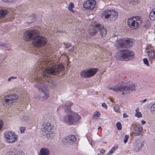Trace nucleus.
I'll return each instance as SVG.
<instances>
[{
    "instance_id": "24",
    "label": "nucleus",
    "mask_w": 155,
    "mask_h": 155,
    "mask_svg": "<svg viewBox=\"0 0 155 155\" xmlns=\"http://www.w3.org/2000/svg\"><path fill=\"white\" fill-rule=\"evenodd\" d=\"M118 148V145L116 144L113 146L107 155H111Z\"/></svg>"
},
{
    "instance_id": "29",
    "label": "nucleus",
    "mask_w": 155,
    "mask_h": 155,
    "mask_svg": "<svg viewBox=\"0 0 155 155\" xmlns=\"http://www.w3.org/2000/svg\"><path fill=\"white\" fill-rule=\"evenodd\" d=\"M139 0H129V3L131 5H134L139 2Z\"/></svg>"
},
{
    "instance_id": "33",
    "label": "nucleus",
    "mask_w": 155,
    "mask_h": 155,
    "mask_svg": "<svg viewBox=\"0 0 155 155\" xmlns=\"http://www.w3.org/2000/svg\"><path fill=\"white\" fill-rule=\"evenodd\" d=\"M0 45L1 47H3L5 48H8L9 47V45L8 44H6L5 43H0Z\"/></svg>"
},
{
    "instance_id": "41",
    "label": "nucleus",
    "mask_w": 155,
    "mask_h": 155,
    "mask_svg": "<svg viewBox=\"0 0 155 155\" xmlns=\"http://www.w3.org/2000/svg\"><path fill=\"white\" fill-rule=\"evenodd\" d=\"M17 78L16 77H15L14 76H12L11 77L9 78L8 79V81H11V80L12 79H16Z\"/></svg>"
},
{
    "instance_id": "28",
    "label": "nucleus",
    "mask_w": 155,
    "mask_h": 155,
    "mask_svg": "<svg viewBox=\"0 0 155 155\" xmlns=\"http://www.w3.org/2000/svg\"><path fill=\"white\" fill-rule=\"evenodd\" d=\"M116 126L118 130H120L122 129L121 124L120 122H117L116 124Z\"/></svg>"
},
{
    "instance_id": "10",
    "label": "nucleus",
    "mask_w": 155,
    "mask_h": 155,
    "mask_svg": "<svg viewBox=\"0 0 155 155\" xmlns=\"http://www.w3.org/2000/svg\"><path fill=\"white\" fill-rule=\"evenodd\" d=\"M38 30L34 29L26 31L24 34V39L27 41H32V39L38 33Z\"/></svg>"
},
{
    "instance_id": "1",
    "label": "nucleus",
    "mask_w": 155,
    "mask_h": 155,
    "mask_svg": "<svg viewBox=\"0 0 155 155\" xmlns=\"http://www.w3.org/2000/svg\"><path fill=\"white\" fill-rule=\"evenodd\" d=\"M47 43V39L40 36L38 31L32 41L34 46L42 48L37 53L41 58L38 62L35 71L31 75V78L32 81H36L35 86L39 91L42 92L41 97L43 100L49 97L47 85L51 87H54L55 83L52 78L61 72L64 69L62 64H56L51 59L52 48L46 46Z\"/></svg>"
},
{
    "instance_id": "14",
    "label": "nucleus",
    "mask_w": 155,
    "mask_h": 155,
    "mask_svg": "<svg viewBox=\"0 0 155 155\" xmlns=\"http://www.w3.org/2000/svg\"><path fill=\"white\" fill-rule=\"evenodd\" d=\"M96 1L94 0H89L85 2L83 5L84 8L90 10H93L95 7Z\"/></svg>"
},
{
    "instance_id": "42",
    "label": "nucleus",
    "mask_w": 155,
    "mask_h": 155,
    "mask_svg": "<svg viewBox=\"0 0 155 155\" xmlns=\"http://www.w3.org/2000/svg\"><path fill=\"white\" fill-rule=\"evenodd\" d=\"M146 101H147V99H145L143 100L140 101V103L141 104H142L144 103V102H145Z\"/></svg>"
},
{
    "instance_id": "19",
    "label": "nucleus",
    "mask_w": 155,
    "mask_h": 155,
    "mask_svg": "<svg viewBox=\"0 0 155 155\" xmlns=\"http://www.w3.org/2000/svg\"><path fill=\"white\" fill-rule=\"evenodd\" d=\"M40 153V155H48L49 154V151L47 148H41Z\"/></svg>"
},
{
    "instance_id": "25",
    "label": "nucleus",
    "mask_w": 155,
    "mask_h": 155,
    "mask_svg": "<svg viewBox=\"0 0 155 155\" xmlns=\"http://www.w3.org/2000/svg\"><path fill=\"white\" fill-rule=\"evenodd\" d=\"M135 115L136 117L138 118H140L142 116L141 113L139 111V109L138 108H137L135 110Z\"/></svg>"
},
{
    "instance_id": "18",
    "label": "nucleus",
    "mask_w": 155,
    "mask_h": 155,
    "mask_svg": "<svg viewBox=\"0 0 155 155\" xmlns=\"http://www.w3.org/2000/svg\"><path fill=\"white\" fill-rule=\"evenodd\" d=\"M87 70L89 77H91L95 74L97 71L98 69L97 68H92Z\"/></svg>"
},
{
    "instance_id": "4",
    "label": "nucleus",
    "mask_w": 155,
    "mask_h": 155,
    "mask_svg": "<svg viewBox=\"0 0 155 155\" xmlns=\"http://www.w3.org/2000/svg\"><path fill=\"white\" fill-rule=\"evenodd\" d=\"M53 126L50 123H45L41 126V130L44 135H46L48 138H52L54 136V133L52 131Z\"/></svg>"
},
{
    "instance_id": "49",
    "label": "nucleus",
    "mask_w": 155,
    "mask_h": 155,
    "mask_svg": "<svg viewBox=\"0 0 155 155\" xmlns=\"http://www.w3.org/2000/svg\"><path fill=\"white\" fill-rule=\"evenodd\" d=\"M101 126H99V127H98V130H99V129H101Z\"/></svg>"
},
{
    "instance_id": "50",
    "label": "nucleus",
    "mask_w": 155,
    "mask_h": 155,
    "mask_svg": "<svg viewBox=\"0 0 155 155\" xmlns=\"http://www.w3.org/2000/svg\"><path fill=\"white\" fill-rule=\"evenodd\" d=\"M97 155H103V154L101 153H98Z\"/></svg>"
},
{
    "instance_id": "21",
    "label": "nucleus",
    "mask_w": 155,
    "mask_h": 155,
    "mask_svg": "<svg viewBox=\"0 0 155 155\" xmlns=\"http://www.w3.org/2000/svg\"><path fill=\"white\" fill-rule=\"evenodd\" d=\"M149 17L151 20H154L155 19V8L153 9L150 12Z\"/></svg>"
},
{
    "instance_id": "45",
    "label": "nucleus",
    "mask_w": 155,
    "mask_h": 155,
    "mask_svg": "<svg viewBox=\"0 0 155 155\" xmlns=\"http://www.w3.org/2000/svg\"><path fill=\"white\" fill-rule=\"evenodd\" d=\"M141 122L142 124H144L146 122L145 121H144L143 120H142L141 121Z\"/></svg>"
},
{
    "instance_id": "35",
    "label": "nucleus",
    "mask_w": 155,
    "mask_h": 155,
    "mask_svg": "<svg viewBox=\"0 0 155 155\" xmlns=\"http://www.w3.org/2000/svg\"><path fill=\"white\" fill-rule=\"evenodd\" d=\"M147 49L148 50H150V51H152L153 50H154L153 48L152 47L151 45H148L147 47Z\"/></svg>"
},
{
    "instance_id": "16",
    "label": "nucleus",
    "mask_w": 155,
    "mask_h": 155,
    "mask_svg": "<svg viewBox=\"0 0 155 155\" xmlns=\"http://www.w3.org/2000/svg\"><path fill=\"white\" fill-rule=\"evenodd\" d=\"M143 145L141 141L138 140L134 145V150L135 151L138 152L140 150Z\"/></svg>"
},
{
    "instance_id": "11",
    "label": "nucleus",
    "mask_w": 155,
    "mask_h": 155,
    "mask_svg": "<svg viewBox=\"0 0 155 155\" xmlns=\"http://www.w3.org/2000/svg\"><path fill=\"white\" fill-rule=\"evenodd\" d=\"M4 134L6 141L10 143L15 142L18 138L17 136L13 131H6Z\"/></svg>"
},
{
    "instance_id": "8",
    "label": "nucleus",
    "mask_w": 155,
    "mask_h": 155,
    "mask_svg": "<svg viewBox=\"0 0 155 155\" xmlns=\"http://www.w3.org/2000/svg\"><path fill=\"white\" fill-rule=\"evenodd\" d=\"M115 45L116 48L119 49L120 48H129L131 46L132 43L129 40L123 38L116 41Z\"/></svg>"
},
{
    "instance_id": "13",
    "label": "nucleus",
    "mask_w": 155,
    "mask_h": 155,
    "mask_svg": "<svg viewBox=\"0 0 155 155\" xmlns=\"http://www.w3.org/2000/svg\"><path fill=\"white\" fill-rule=\"evenodd\" d=\"M17 97V96L15 94L7 95L4 98V101L6 104L11 106L16 99Z\"/></svg>"
},
{
    "instance_id": "15",
    "label": "nucleus",
    "mask_w": 155,
    "mask_h": 155,
    "mask_svg": "<svg viewBox=\"0 0 155 155\" xmlns=\"http://www.w3.org/2000/svg\"><path fill=\"white\" fill-rule=\"evenodd\" d=\"M143 128L140 125L135 124L134 128V134L136 136L140 135L142 132Z\"/></svg>"
},
{
    "instance_id": "5",
    "label": "nucleus",
    "mask_w": 155,
    "mask_h": 155,
    "mask_svg": "<svg viewBox=\"0 0 155 155\" xmlns=\"http://www.w3.org/2000/svg\"><path fill=\"white\" fill-rule=\"evenodd\" d=\"M118 16V13L115 10H106L103 12L101 17L103 19H106L108 21H114Z\"/></svg>"
},
{
    "instance_id": "54",
    "label": "nucleus",
    "mask_w": 155,
    "mask_h": 155,
    "mask_svg": "<svg viewBox=\"0 0 155 155\" xmlns=\"http://www.w3.org/2000/svg\"><path fill=\"white\" fill-rule=\"evenodd\" d=\"M71 50H72V49H71Z\"/></svg>"
},
{
    "instance_id": "37",
    "label": "nucleus",
    "mask_w": 155,
    "mask_h": 155,
    "mask_svg": "<svg viewBox=\"0 0 155 155\" xmlns=\"http://www.w3.org/2000/svg\"><path fill=\"white\" fill-rule=\"evenodd\" d=\"M119 109V107L118 105H116L114 107V110L115 111H117Z\"/></svg>"
},
{
    "instance_id": "26",
    "label": "nucleus",
    "mask_w": 155,
    "mask_h": 155,
    "mask_svg": "<svg viewBox=\"0 0 155 155\" xmlns=\"http://www.w3.org/2000/svg\"><path fill=\"white\" fill-rule=\"evenodd\" d=\"M100 115V113L98 111L95 112L93 115V118L95 119H97L98 118Z\"/></svg>"
},
{
    "instance_id": "38",
    "label": "nucleus",
    "mask_w": 155,
    "mask_h": 155,
    "mask_svg": "<svg viewBox=\"0 0 155 155\" xmlns=\"http://www.w3.org/2000/svg\"><path fill=\"white\" fill-rule=\"evenodd\" d=\"M25 130V128L23 127H20V130L21 133H22L24 132Z\"/></svg>"
},
{
    "instance_id": "39",
    "label": "nucleus",
    "mask_w": 155,
    "mask_h": 155,
    "mask_svg": "<svg viewBox=\"0 0 155 155\" xmlns=\"http://www.w3.org/2000/svg\"><path fill=\"white\" fill-rule=\"evenodd\" d=\"M3 121L2 120H0V130L2 129L3 126Z\"/></svg>"
},
{
    "instance_id": "44",
    "label": "nucleus",
    "mask_w": 155,
    "mask_h": 155,
    "mask_svg": "<svg viewBox=\"0 0 155 155\" xmlns=\"http://www.w3.org/2000/svg\"><path fill=\"white\" fill-rule=\"evenodd\" d=\"M105 152V150H101L100 151V153L101 154L104 153Z\"/></svg>"
},
{
    "instance_id": "32",
    "label": "nucleus",
    "mask_w": 155,
    "mask_h": 155,
    "mask_svg": "<svg viewBox=\"0 0 155 155\" xmlns=\"http://www.w3.org/2000/svg\"><path fill=\"white\" fill-rule=\"evenodd\" d=\"M150 22L149 21H147L146 22L144 26L145 28H148L150 25Z\"/></svg>"
},
{
    "instance_id": "7",
    "label": "nucleus",
    "mask_w": 155,
    "mask_h": 155,
    "mask_svg": "<svg viewBox=\"0 0 155 155\" xmlns=\"http://www.w3.org/2000/svg\"><path fill=\"white\" fill-rule=\"evenodd\" d=\"M99 31L100 35L102 37H104L107 33V30L104 28L103 26L100 24H97L93 26L92 28L89 31V34L92 36L94 35L97 32Z\"/></svg>"
},
{
    "instance_id": "36",
    "label": "nucleus",
    "mask_w": 155,
    "mask_h": 155,
    "mask_svg": "<svg viewBox=\"0 0 155 155\" xmlns=\"http://www.w3.org/2000/svg\"><path fill=\"white\" fill-rule=\"evenodd\" d=\"M129 138V136L128 135H125V137L124 140V142L126 143L127 142L128 139Z\"/></svg>"
},
{
    "instance_id": "48",
    "label": "nucleus",
    "mask_w": 155,
    "mask_h": 155,
    "mask_svg": "<svg viewBox=\"0 0 155 155\" xmlns=\"http://www.w3.org/2000/svg\"><path fill=\"white\" fill-rule=\"evenodd\" d=\"M13 0H8V1L7 2H11L13 1Z\"/></svg>"
},
{
    "instance_id": "12",
    "label": "nucleus",
    "mask_w": 155,
    "mask_h": 155,
    "mask_svg": "<svg viewBox=\"0 0 155 155\" xmlns=\"http://www.w3.org/2000/svg\"><path fill=\"white\" fill-rule=\"evenodd\" d=\"M76 138L73 135H70L66 137L62 140L63 144L66 146L73 144L76 141Z\"/></svg>"
},
{
    "instance_id": "40",
    "label": "nucleus",
    "mask_w": 155,
    "mask_h": 155,
    "mask_svg": "<svg viewBox=\"0 0 155 155\" xmlns=\"http://www.w3.org/2000/svg\"><path fill=\"white\" fill-rule=\"evenodd\" d=\"M102 106L105 109H107V107L106 104L105 103H103L102 104Z\"/></svg>"
},
{
    "instance_id": "27",
    "label": "nucleus",
    "mask_w": 155,
    "mask_h": 155,
    "mask_svg": "<svg viewBox=\"0 0 155 155\" xmlns=\"http://www.w3.org/2000/svg\"><path fill=\"white\" fill-rule=\"evenodd\" d=\"M74 7V4L72 2H70L68 7V10L71 12H74V10L72 9Z\"/></svg>"
},
{
    "instance_id": "47",
    "label": "nucleus",
    "mask_w": 155,
    "mask_h": 155,
    "mask_svg": "<svg viewBox=\"0 0 155 155\" xmlns=\"http://www.w3.org/2000/svg\"><path fill=\"white\" fill-rule=\"evenodd\" d=\"M3 2H7L8 1V0H2Z\"/></svg>"
},
{
    "instance_id": "31",
    "label": "nucleus",
    "mask_w": 155,
    "mask_h": 155,
    "mask_svg": "<svg viewBox=\"0 0 155 155\" xmlns=\"http://www.w3.org/2000/svg\"><path fill=\"white\" fill-rule=\"evenodd\" d=\"M143 61L144 63L146 64L147 66H149V64L147 59V58H144L143 59Z\"/></svg>"
},
{
    "instance_id": "23",
    "label": "nucleus",
    "mask_w": 155,
    "mask_h": 155,
    "mask_svg": "<svg viewBox=\"0 0 155 155\" xmlns=\"http://www.w3.org/2000/svg\"><path fill=\"white\" fill-rule=\"evenodd\" d=\"M149 58L151 59H153L155 57V55L154 53V50L150 51L148 50L147 51Z\"/></svg>"
},
{
    "instance_id": "2",
    "label": "nucleus",
    "mask_w": 155,
    "mask_h": 155,
    "mask_svg": "<svg viewBox=\"0 0 155 155\" xmlns=\"http://www.w3.org/2000/svg\"><path fill=\"white\" fill-rule=\"evenodd\" d=\"M72 103L67 102L63 106H60L59 108L62 107L65 108V112L67 113L61 119V121L64 123L69 125H74L77 123L80 120L81 117L77 113L71 111L70 107L72 105Z\"/></svg>"
},
{
    "instance_id": "3",
    "label": "nucleus",
    "mask_w": 155,
    "mask_h": 155,
    "mask_svg": "<svg viewBox=\"0 0 155 155\" xmlns=\"http://www.w3.org/2000/svg\"><path fill=\"white\" fill-rule=\"evenodd\" d=\"M134 52L131 50H120L115 54V57L118 60L126 61L132 60L134 58Z\"/></svg>"
},
{
    "instance_id": "51",
    "label": "nucleus",
    "mask_w": 155,
    "mask_h": 155,
    "mask_svg": "<svg viewBox=\"0 0 155 155\" xmlns=\"http://www.w3.org/2000/svg\"><path fill=\"white\" fill-rule=\"evenodd\" d=\"M124 94V92H122V94H123V95Z\"/></svg>"
},
{
    "instance_id": "43",
    "label": "nucleus",
    "mask_w": 155,
    "mask_h": 155,
    "mask_svg": "<svg viewBox=\"0 0 155 155\" xmlns=\"http://www.w3.org/2000/svg\"><path fill=\"white\" fill-rule=\"evenodd\" d=\"M123 116L124 118H126L128 117V115L125 113L123 114Z\"/></svg>"
},
{
    "instance_id": "30",
    "label": "nucleus",
    "mask_w": 155,
    "mask_h": 155,
    "mask_svg": "<svg viewBox=\"0 0 155 155\" xmlns=\"http://www.w3.org/2000/svg\"><path fill=\"white\" fill-rule=\"evenodd\" d=\"M29 118L27 116H22L21 117L20 120L22 121L27 120Z\"/></svg>"
},
{
    "instance_id": "17",
    "label": "nucleus",
    "mask_w": 155,
    "mask_h": 155,
    "mask_svg": "<svg viewBox=\"0 0 155 155\" xmlns=\"http://www.w3.org/2000/svg\"><path fill=\"white\" fill-rule=\"evenodd\" d=\"M8 155H24L22 152L20 153L17 151L15 149L11 150L8 152Z\"/></svg>"
},
{
    "instance_id": "53",
    "label": "nucleus",
    "mask_w": 155,
    "mask_h": 155,
    "mask_svg": "<svg viewBox=\"0 0 155 155\" xmlns=\"http://www.w3.org/2000/svg\"><path fill=\"white\" fill-rule=\"evenodd\" d=\"M32 22V21L31 22H30V23H31V22Z\"/></svg>"
},
{
    "instance_id": "34",
    "label": "nucleus",
    "mask_w": 155,
    "mask_h": 155,
    "mask_svg": "<svg viewBox=\"0 0 155 155\" xmlns=\"http://www.w3.org/2000/svg\"><path fill=\"white\" fill-rule=\"evenodd\" d=\"M150 110L152 112H155V103L153 104L151 107Z\"/></svg>"
},
{
    "instance_id": "9",
    "label": "nucleus",
    "mask_w": 155,
    "mask_h": 155,
    "mask_svg": "<svg viewBox=\"0 0 155 155\" xmlns=\"http://www.w3.org/2000/svg\"><path fill=\"white\" fill-rule=\"evenodd\" d=\"M135 88V85L134 84H130L128 87L122 85L120 86H116L114 87H110L109 89L112 90L114 91L118 92L119 91H127V90L134 91Z\"/></svg>"
},
{
    "instance_id": "22",
    "label": "nucleus",
    "mask_w": 155,
    "mask_h": 155,
    "mask_svg": "<svg viewBox=\"0 0 155 155\" xmlns=\"http://www.w3.org/2000/svg\"><path fill=\"white\" fill-rule=\"evenodd\" d=\"M87 70H84L81 73V76L82 78H89Z\"/></svg>"
},
{
    "instance_id": "20",
    "label": "nucleus",
    "mask_w": 155,
    "mask_h": 155,
    "mask_svg": "<svg viewBox=\"0 0 155 155\" xmlns=\"http://www.w3.org/2000/svg\"><path fill=\"white\" fill-rule=\"evenodd\" d=\"M8 13V11L6 9L0 10V19L4 18Z\"/></svg>"
},
{
    "instance_id": "6",
    "label": "nucleus",
    "mask_w": 155,
    "mask_h": 155,
    "mask_svg": "<svg viewBox=\"0 0 155 155\" xmlns=\"http://www.w3.org/2000/svg\"><path fill=\"white\" fill-rule=\"evenodd\" d=\"M141 22V19L140 17L133 16L128 19L127 24L128 26L131 29H134L139 27Z\"/></svg>"
},
{
    "instance_id": "52",
    "label": "nucleus",
    "mask_w": 155,
    "mask_h": 155,
    "mask_svg": "<svg viewBox=\"0 0 155 155\" xmlns=\"http://www.w3.org/2000/svg\"><path fill=\"white\" fill-rule=\"evenodd\" d=\"M35 20V18H33V21H34V20Z\"/></svg>"
},
{
    "instance_id": "46",
    "label": "nucleus",
    "mask_w": 155,
    "mask_h": 155,
    "mask_svg": "<svg viewBox=\"0 0 155 155\" xmlns=\"http://www.w3.org/2000/svg\"><path fill=\"white\" fill-rule=\"evenodd\" d=\"M71 45H66V47L67 48H69L70 47Z\"/></svg>"
}]
</instances>
